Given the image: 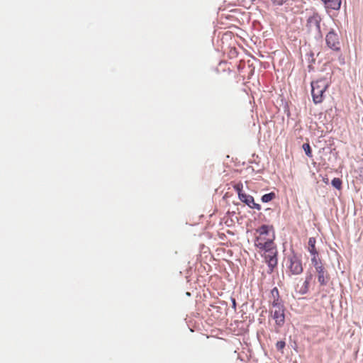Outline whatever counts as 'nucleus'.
Listing matches in <instances>:
<instances>
[{
	"label": "nucleus",
	"instance_id": "10",
	"mask_svg": "<svg viewBox=\"0 0 363 363\" xmlns=\"http://www.w3.org/2000/svg\"><path fill=\"white\" fill-rule=\"evenodd\" d=\"M327 8L338 10L341 6V0H322Z\"/></svg>",
	"mask_w": 363,
	"mask_h": 363
},
{
	"label": "nucleus",
	"instance_id": "16",
	"mask_svg": "<svg viewBox=\"0 0 363 363\" xmlns=\"http://www.w3.org/2000/svg\"><path fill=\"white\" fill-rule=\"evenodd\" d=\"M271 295L273 298L272 301H275L276 299L281 300L279 298V290L277 287H274V289H272Z\"/></svg>",
	"mask_w": 363,
	"mask_h": 363
},
{
	"label": "nucleus",
	"instance_id": "7",
	"mask_svg": "<svg viewBox=\"0 0 363 363\" xmlns=\"http://www.w3.org/2000/svg\"><path fill=\"white\" fill-rule=\"evenodd\" d=\"M315 272L317 273L318 281L320 286H325L330 279V275L324 266L318 267L315 269Z\"/></svg>",
	"mask_w": 363,
	"mask_h": 363
},
{
	"label": "nucleus",
	"instance_id": "18",
	"mask_svg": "<svg viewBox=\"0 0 363 363\" xmlns=\"http://www.w3.org/2000/svg\"><path fill=\"white\" fill-rule=\"evenodd\" d=\"M286 343L284 341H279L276 344V347L278 350H282L285 347Z\"/></svg>",
	"mask_w": 363,
	"mask_h": 363
},
{
	"label": "nucleus",
	"instance_id": "15",
	"mask_svg": "<svg viewBox=\"0 0 363 363\" xmlns=\"http://www.w3.org/2000/svg\"><path fill=\"white\" fill-rule=\"evenodd\" d=\"M317 256L318 255H313V257L311 258V262L314 266L315 269H317L318 267H321L323 265L321 261L317 259Z\"/></svg>",
	"mask_w": 363,
	"mask_h": 363
},
{
	"label": "nucleus",
	"instance_id": "4",
	"mask_svg": "<svg viewBox=\"0 0 363 363\" xmlns=\"http://www.w3.org/2000/svg\"><path fill=\"white\" fill-rule=\"evenodd\" d=\"M326 44L333 50H340V40L337 34L334 31H330L325 37Z\"/></svg>",
	"mask_w": 363,
	"mask_h": 363
},
{
	"label": "nucleus",
	"instance_id": "9",
	"mask_svg": "<svg viewBox=\"0 0 363 363\" xmlns=\"http://www.w3.org/2000/svg\"><path fill=\"white\" fill-rule=\"evenodd\" d=\"M239 199L252 208L260 209L259 204L255 203L254 198L249 194H240Z\"/></svg>",
	"mask_w": 363,
	"mask_h": 363
},
{
	"label": "nucleus",
	"instance_id": "6",
	"mask_svg": "<svg viewBox=\"0 0 363 363\" xmlns=\"http://www.w3.org/2000/svg\"><path fill=\"white\" fill-rule=\"evenodd\" d=\"M289 269L294 274H300L303 272L301 261L296 256L289 258Z\"/></svg>",
	"mask_w": 363,
	"mask_h": 363
},
{
	"label": "nucleus",
	"instance_id": "19",
	"mask_svg": "<svg viewBox=\"0 0 363 363\" xmlns=\"http://www.w3.org/2000/svg\"><path fill=\"white\" fill-rule=\"evenodd\" d=\"M274 5L281 6L288 0H271Z\"/></svg>",
	"mask_w": 363,
	"mask_h": 363
},
{
	"label": "nucleus",
	"instance_id": "8",
	"mask_svg": "<svg viewBox=\"0 0 363 363\" xmlns=\"http://www.w3.org/2000/svg\"><path fill=\"white\" fill-rule=\"evenodd\" d=\"M313 279L312 274H308L306 277V280L301 284H297L296 286V291L299 294H306L309 290L310 282Z\"/></svg>",
	"mask_w": 363,
	"mask_h": 363
},
{
	"label": "nucleus",
	"instance_id": "2",
	"mask_svg": "<svg viewBox=\"0 0 363 363\" xmlns=\"http://www.w3.org/2000/svg\"><path fill=\"white\" fill-rule=\"evenodd\" d=\"M328 86L329 82L325 79H320L311 82V95L315 104L323 101V94Z\"/></svg>",
	"mask_w": 363,
	"mask_h": 363
},
{
	"label": "nucleus",
	"instance_id": "1",
	"mask_svg": "<svg viewBox=\"0 0 363 363\" xmlns=\"http://www.w3.org/2000/svg\"><path fill=\"white\" fill-rule=\"evenodd\" d=\"M255 245L264 252V259L270 271L277 264V250L274 244L275 234L272 225H262L256 230Z\"/></svg>",
	"mask_w": 363,
	"mask_h": 363
},
{
	"label": "nucleus",
	"instance_id": "11",
	"mask_svg": "<svg viewBox=\"0 0 363 363\" xmlns=\"http://www.w3.org/2000/svg\"><path fill=\"white\" fill-rule=\"evenodd\" d=\"M316 240L315 238H310L308 240V251L312 255H318V251L315 248Z\"/></svg>",
	"mask_w": 363,
	"mask_h": 363
},
{
	"label": "nucleus",
	"instance_id": "17",
	"mask_svg": "<svg viewBox=\"0 0 363 363\" xmlns=\"http://www.w3.org/2000/svg\"><path fill=\"white\" fill-rule=\"evenodd\" d=\"M332 185L335 188L340 189L342 186V181L339 178H334L332 180Z\"/></svg>",
	"mask_w": 363,
	"mask_h": 363
},
{
	"label": "nucleus",
	"instance_id": "5",
	"mask_svg": "<svg viewBox=\"0 0 363 363\" xmlns=\"http://www.w3.org/2000/svg\"><path fill=\"white\" fill-rule=\"evenodd\" d=\"M320 21L321 18L320 16L317 13H314L312 16H311L307 19L306 26L309 30L315 29L318 33L320 32Z\"/></svg>",
	"mask_w": 363,
	"mask_h": 363
},
{
	"label": "nucleus",
	"instance_id": "12",
	"mask_svg": "<svg viewBox=\"0 0 363 363\" xmlns=\"http://www.w3.org/2000/svg\"><path fill=\"white\" fill-rule=\"evenodd\" d=\"M233 187L236 191V192L238 194V197L240 198V194H244L245 193L242 192L243 189V184L241 182H239L238 183H235L233 184Z\"/></svg>",
	"mask_w": 363,
	"mask_h": 363
},
{
	"label": "nucleus",
	"instance_id": "3",
	"mask_svg": "<svg viewBox=\"0 0 363 363\" xmlns=\"http://www.w3.org/2000/svg\"><path fill=\"white\" fill-rule=\"evenodd\" d=\"M270 313L277 325L281 326L285 321L284 308L281 300L272 301Z\"/></svg>",
	"mask_w": 363,
	"mask_h": 363
},
{
	"label": "nucleus",
	"instance_id": "13",
	"mask_svg": "<svg viewBox=\"0 0 363 363\" xmlns=\"http://www.w3.org/2000/svg\"><path fill=\"white\" fill-rule=\"evenodd\" d=\"M275 198V194L274 192H271L269 194H266L262 196V201L264 203H267L271 201Z\"/></svg>",
	"mask_w": 363,
	"mask_h": 363
},
{
	"label": "nucleus",
	"instance_id": "14",
	"mask_svg": "<svg viewBox=\"0 0 363 363\" xmlns=\"http://www.w3.org/2000/svg\"><path fill=\"white\" fill-rule=\"evenodd\" d=\"M303 149L306 155L308 157H313L312 150H311V146H310V145L308 143H304L303 145Z\"/></svg>",
	"mask_w": 363,
	"mask_h": 363
}]
</instances>
